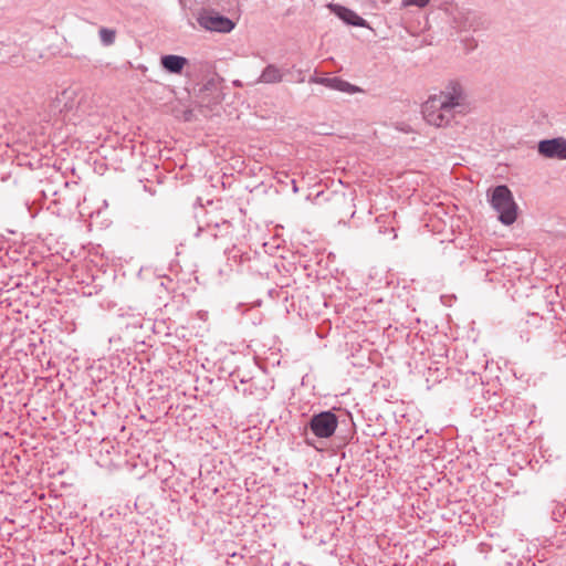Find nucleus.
<instances>
[{
    "label": "nucleus",
    "mask_w": 566,
    "mask_h": 566,
    "mask_svg": "<svg viewBox=\"0 0 566 566\" xmlns=\"http://www.w3.org/2000/svg\"><path fill=\"white\" fill-rule=\"evenodd\" d=\"M467 109V93L457 81H450L443 91L430 96L422 105L423 118L429 125L447 127L458 114Z\"/></svg>",
    "instance_id": "1"
},
{
    "label": "nucleus",
    "mask_w": 566,
    "mask_h": 566,
    "mask_svg": "<svg viewBox=\"0 0 566 566\" xmlns=\"http://www.w3.org/2000/svg\"><path fill=\"white\" fill-rule=\"evenodd\" d=\"M490 203L497 212L499 220L503 224L511 226L515 222L517 218V205L507 186H496L491 192Z\"/></svg>",
    "instance_id": "2"
},
{
    "label": "nucleus",
    "mask_w": 566,
    "mask_h": 566,
    "mask_svg": "<svg viewBox=\"0 0 566 566\" xmlns=\"http://www.w3.org/2000/svg\"><path fill=\"white\" fill-rule=\"evenodd\" d=\"M338 426V418L332 411H322L313 415L307 427L317 438H329L335 433Z\"/></svg>",
    "instance_id": "3"
},
{
    "label": "nucleus",
    "mask_w": 566,
    "mask_h": 566,
    "mask_svg": "<svg viewBox=\"0 0 566 566\" xmlns=\"http://www.w3.org/2000/svg\"><path fill=\"white\" fill-rule=\"evenodd\" d=\"M199 24L209 31L228 33L233 30L234 23L218 12L207 11L198 18Z\"/></svg>",
    "instance_id": "4"
},
{
    "label": "nucleus",
    "mask_w": 566,
    "mask_h": 566,
    "mask_svg": "<svg viewBox=\"0 0 566 566\" xmlns=\"http://www.w3.org/2000/svg\"><path fill=\"white\" fill-rule=\"evenodd\" d=\"M450 24L457 32L475 30L476 17L474 12L463 8H452L449 12Z\"/></svg>",
    "instance_id": "5"
},
{
    "label": "nucleus",
    "mask_w": 566,
    "mask_h": 566,
    "mask_svg": "<svg viewBox=\"0 0 566 566\" xmlns=\"http://www.w3.org/2000/svg\"><path fill=\"white\" fill-rule=\"evenodd\" d=\"M538 154L545 158H554L559 160L566 159V139L556 137L552 139H543L537 145Z\"/></svg>",
    "instance_id": "6"
},
{
    "label": "nucleus",
    "mask_w": 566,
    "mask_h": 566,
    "mask_svg": "<svg viewBox=\"0 0 566 566\" xmlns=\"http://www.w3.org/2000/svg\"><path fill=\"white\" fill-rule=\"evenodd\" d=\"M310 82L315 83V84H321L331 90H335V91H339V92H344V93H348V94H354V93L361 91L358 86H355V85L350 84L349 82L344 81L340 77L313 76L310 78Z\"/></svg>",
    "instance_id": "7"
},
{
    "label": "nucleus",
    "mask_w": 566,
    "mask_h": 566,
    "mask_svg": "<svg viewBox=\"0 0 566 566\" xmlns=\"http://www.w3.org/2000/svg\"><path fill=\"white\" fill-rule=\"evenodd\" d=\"M327 8L345 23L354 27H365L366 20L356 14L353 10L336 3H328Z\"/></svg>",
    "instance_id": "8"
},
{
    "label": "nucleus",
    "mask_w": 566,
    "mask_h": 566,
    "mask_svg": "<svg viewBox=\"0 0 566 566\" xmlns=\"http://www.w3.org/2000/svg\"><path fill=\"white\" fill-rule=\"evenodd\" d=\"M160 64L167 72L180 74L188 64V60L180 55L168 54L160 57Z\"/></svg>",
    "instance_id": "9"
},
{
    "label": "nucleus",
    "mask_w": 566,
    "mask_h": 566,
    "mask_svg": "<svg viewBox=\"0 0 566 566\" xmlns=\"http://www.w3.org/2000/svg\"><path fill=\"white\" fill-rule=\"evenodd\" d=\"M283 80V74L281 70L274 65L269 64L259 76L256 83H264V84H275L280 83Z\"/></svg>",
    "instance_id": "10"
},
{
    "label": "nucleus",
    "mask_w": 566,
    "mask_h": 566,
    "mask_svg": "<svg viewBox=\"0 0 566 566\" xmlns=\"http://www.w3.org/2000/svg\"><path fill=\"white\" fill-rule=\"evenodd\" d=\"M99 39L105 45H111L115 41V31L102 28L99 30Z\"/></svg>",
    "instance_id": "11"
},
{
    "label": "nucleus",
    "mask_w": 566,
    "mask_h": 566,
    "mask_svg": "<svg viewBox=\"0 0 566 566\" xmlns=\"http://www.w3.org/2000/svg\"><path fill=\"white\" fill-rule=\"evenodd\" d=\"M429 0H403L402 4L405 7H408V6H416V7H419V8H423L428 4Z\"/></svg>",
    "instance_id": "12"
},
{
    "label": "nucleus",
    "mask_w": 566,
    "mask_h": 566,
    "mask_svg": "<svg viewBox=\"0 0 566 566\" xmlns=\"http://www.w3.org/2000/svg\"><path fill=\"white\" fill-rule=\"evenodd\" d=\"M233 84L237 85V86H241L240 81H234Z\"/></svg>",
    "instance_id": "13"
},
{
    "label": "nucleus",
    "mask_w": 566,
    "mask_h": 566,
    "mask_svg": "<svg viewBox=\"0 0 566 566\" xmlns=\"http://www.w3.org/2000/svg\"><path fill=\"white\" fill-rule=\"evenodd\" d=\"M293 185H295V181H293ZM293 189H294L295 192L297 191V187L296 186H293Z\"/></svg>",
    "instance_id": "14"
}]
</instances>
